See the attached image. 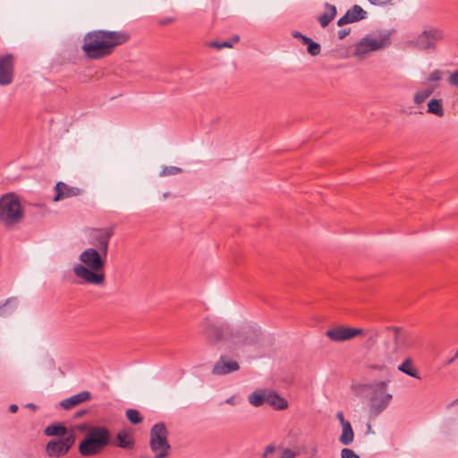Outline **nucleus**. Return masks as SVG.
I'll return each instance as SVG.
<instances>
[{
	"mask_svg": "<svg viewBox=\"0 0 458 458\" xmlns=\"http://www.w3.org/2000/svg\"><path fill=\"white\" fill-rule=\"evenodd\" d=\"M292 35H293V37L294 38H300L302 42H303V38H308L307 36L302 35V34H301V32H299V31H293V32L292 33Z\"/></svg>",
	"mask_w": 458,
	"mask_h": 458,
	"instance_id": "nucleus-43",
	"label": "nucleus"
},
{
	"mask_svg": "<svg viewBox=\"0 0 458 458\" xmlns=\"http://www.w3.org/2000/svg\"><path fill=\"white\" fill-rule=\"evenodd\" d=\"M387 340L385 342V356L390 361L397 359L399 353L411 349L415 344L414 335L397 327H386Z\"/></svg>",
	"mask_w": 458,
	"mask_h": 458,
	"instance_id": "nucleus-4",
	"label": "nucleus"
},
{
	"mask_svg": "<svg viewBox=\"0 0 458 458\" xmlns=\"http://www.w3.org/2000/svg\"><path fill=\"white\" fill-rule=\"evenodd\" d=\"M174 21H175L174 18L167 17V18H164V19L160 20L158 21V24L161 25V26H165V25H167V24H170V23H174Z\"/></svg>",
	"mask_w": 458,
	"mask_h": 458,
	"instance_id": "nucleus-38",
	"label": "nucleus"
},
{
	"mask_svg": "<svg viewBox=\"0 0 458 458\" xmlns=\"http://www.w3.org/2000/svg\"><path fill=\"white\" fill-rule=\"evenodd\" d=\"M149 447L155 456L142 458H167L171 445L168 442V430L164 422L156 423L150 429Z\"/></svg>",
	"mask_w": 458,
	"mask_h": 458,
	"instance_id": "nucleus-6",
	"label": "nucleus"
},
{
	"mask_svg": "<svg viewBox=\"0 0 458 458\" xmlns=\"http://www.w3.org/2000/svg\"><path fill=\"white\" fill-rule=\"evenodd\" d=\"M76 440L73 431H69L64 437L52 439L46 445V452L48 456L59 458L65 455L72 447Z\"/></svg>",
	"mask_w": 458,
	"mask_h": 458,
	"instance_id": "nucleus-11",
	"label": "nucleus"
},
{
	"mask_svg": "<svg viewBox=\"0 0 458 458\" xmlns=\"http://www.w3.org/2000/svg\"><path fill=\"white\" fill-rule=\"evenodd\" d=\"M17 298L10 297L4 304H0V316L5 317L13 313L17 305Z\"/></svg>",
	"mask_w": 458,
	"mask_h": 458,
	"instance_id": "nucleus-26",
	"label": "nucleus"
},
{
	"mask_svg": "<svg viewBox=\"0 0 458 458\" xmlns=\"http://www.w3.org/2000/svg\"><path fill=\"white\" fill-rule=\"evenodd\" d=\"M428 113L442 117L445 114L442 99L433 98L428 103Z\"/></svg>",
	"mask_w": 458,
	"mask_h": 458,
	"instance_id": "nucleus-25",
	"label": "nucleus"
},
{
	"mask_svg": "<svg viewBox=\"0 0 458 458\" xmlns=\"http://www.w3.org/2000/svg\"><path fill=\"white\" fill-rule=\"evenodd\" d=\"M448 83L452 86L458 87V70L450 74Z\"/></svg>",
	"mask_w": 458,
	"mask_h": 458,
	"instance_id": "nucleus-37",
	"label": "nucleus"
},
{
	"mask_svg": "<svg viewBox=\"0 0 458 458\" xmlns=\"http://www.w3.org/2000/svg\"><path fill=\"white\" fill-rule=\"evenodd\" d=\"M181 172H182V169L180 167L165 166V167H164V169L162 170L160 174L163 176L174 175V174H180Z\"/></svg>",
	"mask_w": 458,
	"mask_h": 458,
	"instance_id": "nucleus-33",
	"label": "nucleus"
},
{
	"mask_svg": "<svg viewBox=\"0 0 458 458\" xmlns=\"http://www.w3.org/2000/svg\"><path fill=\"white\" fill-rule=\"evenodd\" d=\"M239 363L234 360H230L226 356L222 355L215 363L212 373L215 375H226L239 370Z\"/></svg>",
	"mask_w": 458,
	"mask_h": 458,
	"instance_id": "nucleus-15",
	"label": "nucleus"
},
{
	"mask_svg": "<svg viewBox=\"0 0 458 458\" xmlns=\"http://www.w3.org/2000/svg\"><path fill=\"white\" fill-rule=\"evenodd\" d=\"M101 251L88 248L80 255V260L83 263L77 264L73 267L75 276L85 282L96 285L102 284L105 281V259Z\"/></svg>",
	"mask_w": 458,
	"mask_h": 458,
	"instance_id": "nucleus-2",
	"label": "nucleus"
},
{
	"mask_svg": "<svg viewBox=\"0 0 458 458\" xmlns=\"http://www.w3.org/2000/svg\"><path fill=\"white\" fill-rule=\"evenodd\" d=\"M87 412H88V411H87V410H81V411H76V412L74 413V416H73V417H74L75 419H79V418H81V417L84 416Z\"/></svg>",
	"mask_w": 458,
	"mask_h": 458,
	"instance_id": "nucleus-45",
	"label": "nucleus"
},
{
	"mask_svg": "<svg viewBox=\"0 0 458 458\" xmlns=\"http://www.w3.org/2000/svg\"><path fill=\"white\" fill-rule=\"evenodd\" d=\"M114 233V227L93 228L89 234V243L106 257L110 239Z\"/></svg>",
	"mask_w": 458,
	"mask_h": 458,
	"instance_id": "nucleus-10",
	"label": "nucleus"
},
{
	"mask_svg": "<svg viewBox=\"0 0 458 458\" xmlns=\"http://www.w3.org/2000/svg\"><path fill=\"white\" fill-rule=\"evenodd\" d=\"M326 12L318 17L322 28H326L336 16L337 11L335 5L328 3L325 4Z\"/></svg>",
	"mask_w": 458,
	"mask_h": 458,
	"instance_id": "nucleus-19",
	"label": "nucleus"
},
{
	"mask_svg": "<svg viewBox=\"0 0 458 458\" xmlns=\"http://www.w3.org/2000/svg\"><path fill=\"white\" fill-rule=\"evenodd\" d=\"M130 38L131 35L123 30H94L84 35L81 50L88 58L98 60L110 55Z\"/></svg>",
	"mask_w": 458,
	"mask_h": 458,
	"instance_id": "nucleus-1",
	"label": "nucleus"
},
{
	"mask_svg": "<svg viewBox=\"0 0 458 458\" xmlns=\"http://www.w3.org/2000/svg\"><path fill=\"white\" fill-rule=\"evenodd\" d=\"M23 216L21 202L14 193H6L0 198V222L4 226L18 224Z\"/></svg>",
	"mask_w": 458,
	"mask_h": 458,
	"instance_id": "nucleus-5",
	"label": "nucleus"
},
{
	"mask_svg": "<svg viewBox=\"0 0 458 458\" xmlns=\"http://www.w3.org/2000/svg\"><path fill=\"white\" fill-rule=\"evenodd\" d=\"M27 407L31 408V409H33V410H35V409L37 408V406H36L35 404H33V403H29V404L27 405Z\"/></svg>",
	"mask_w": 458,
	"mask_h": 458,
	"instance_id": "nucleus-48",
	"label": "nucleus"
},
{
	"mask_svg": "<svg viewBox=\"0 0 458 458\" xmlns=\"http://www.w3.org/2000/svg\"><path fill=\"white\" fill-rule=\"evenodd\" d=\"M444 38V31L439 28H430L422 31L417 38L416 45L421 50L435 49L437 41Z\"/></svg>",
	"mask_w": 458,
	"mask_h": 458,
	"instance_id": "nucleus-12",
	"label": "nucleus"
},
{
	"mask_svg": "<svg viewBox=\"0 0 458 458\" xmlns=\"http://www.w3.org/2000/svg\"><path fill=\"white\" fill-rule=\"evenodd\" d=\"M276 451V446L274 445H268L264 451L263 458H266L268 454L274 453Z\"/></svg>",
	"mask_w": 458,
	"mask_h": 458,
	"instance_id": "nucleus-39",
	"label": "nucleus"
},
{
	"mask_svg": "<svg viewBox=\"0 0 458 458\" xmlns=\"http://www.w3.org/2000/svg\"><path fill=\"white\" fill-rule=\"evenodd\" d=\"M368 1L372 4L382 5V4H386L389 2H391L392 0H368Z\"/></svg>",
	"mask_w": 458,
	"mask_h": 458,
	"instance_id": "nucleus-41",
	"label": "nucleus"
},
{
	"mask_svg": "<svg viewBox=\"0 0 458 458\" xmlns=\"http://www.w3.org/2000/svg\"><path fill=\"white\" fill-rule=\"evenodd\" d=\"M336 418L339 420L341 425H344V423H348L349 421L346 420L344 417V413L342 411L337 412Z\"/></svg>",
	"mask_w": 458,
	"mask_h": 458,
	"instance_id": "nucleus-42",
	"label": "nucleus"
},
{
	"mask_svg": "<svg viewBox=\"0 0 458 458\" xmlns=\"http://www.w3.org/2000/svg\"><path fill=\"white\" fill-rule=\"evenodd\" d=\"M456 359H458V348L455 354L446 360L445 365H451Z\"/></svg>",
	"mask_w": 458,
	"mask_h": 458,
	"instance_id": "nucleus-44",
	"label": "nucleus"
},
{
	"mask_svg": "<svg viewBox=\"0 0 458 458\" xmlns=\"http://www.w3.org/2000/svg\"><path fill=\"white\" fill-rule=\"evenodd\" d=\"M303 44L307 45V52L312 55H318L321 51V47L318 43L313 41L310 38H304Z\"/></svg>",
	"mask_w": 458,
	"mask_h": 458,
	"instance_id": "nucleus-28",
	"label": "nucleus"
},
{
	"mask_svg": "<svg viewBox=\"0 0 458 458\" xmlns=\"http://www.w3.org/2000/svg\"><path fill=\"white\" fill-rule=\"evenodd\" d=\"M363 333L362 328H355L345 326H339L328 329L326 335L333 342L340 343L351 340Z\"/></svg>",
	"mask_w": 458,
	"mask_h": 458,
	"instance_id": "nucleus-14",
	"label": "nucleus"
},
{
	"mask_svg": "<svg viewBox=\"0 0 458 458\" xmlns=\"http://www.w3.org/2000/svg\"><path fill=\"white\" fill-rule=\"evenodd\" d=\"M110 445H112L111 431L105 426H91L80 442L78 450L82 456L89 457L100 454Z\"/></svg>",
	"mask_w": 458,
	"mask_h": 458,
	"instance_id": "nucleus-3",
	"label": "nucleus"
},
{
	"mask_svg": "<svg viewBox=\"0 0 458 458\" xmlns=\"http://www.w3.org/2000/svg\"><path fill=\"white\" fill-rule=\"evenodd\" d=\"M240 40V37L238 35H234L232 38L228 39V40H224V41H213L210 43V46L212 47H215L216 49H222L224 47H228V48H231L233 47V46L239 42Z\"/></svg>",
	"mask_w": 458,
	"mask_h": 458,
	"instance_id": "nucleus-29",
	"label": "nucleus"
},
{
	"mask_svg": "<svg viewBox=\"0 0 458 458\" xmlns=\"http://www.w3.org/2000/svg\"><path fill=\"white\" fill-rule=\"evenodd\" d=\"M398 370L410 377L418 379L420 378L419 371L414 368L412 361L410 358L406 359L402 364L398 366Z\"/></svg>",
	"mask_w": 458,
	"mask_h": 458,
	"instance_id": "nucleus-24",
	"label": "nucleus"
},
{
	"mask_svg": "<svg viewBox=\"0 0 458 458\" xmlns=\"http://www.w3.org/2000/svg\"><path fill=\"white\" fill-rule=\"evenodd\" d=\"M19 407L17 404H11L10 407H9V411L12 412V413H15L17 412Z\"/></svg>",
	"mask_w": 458,
	"mask_h": 458,
	"instance_id": "nucleus-46",
	"label": "nucleus"
},
{
	"mask_svg": "<svg viewBox=\"0 0 458 458\" xmlns=\"http://www.w3.org/2000/svg\"><path fill=\"white\" fill-rule=\"evenodd\" d=\"M44 433L48 437H59L60 438L67 436L69 432L62 423H53L45 428Z\"/></svg>",
	"mask_w": 458,
	"mask_h": 458,
	"instance_id": "nucleus-21",
	"label": "nucleus"
},
{
	"mask_svg": "<svg viewBox=\"0 0 458 458\" xmlns=\"http://www.w3.org/2000/svg\"><path fill=\"white\" fill-rule=\"evenodd\" d=\"M458 403V399H456L455 401L453 402V403Z\"/></svg>",
	"mask_w": 458,
	"mask_h": 458,
	"instance_id": "nucleus-51",
	"label": "nucleus"
},
{
	"mask_svg": "<svg viewBox=\"0 0 458 458\" xmlns=\"http://www.w3.org/2000/svg\"><path fill=\"white\" fill-rule=\"evenodd\" d=\"M298 454L290 448H284L282 450L279 458H295Z\"/></svg>",
	"mask_w": 458,
	"mask_h": 458,
	"instance_id": "nucleus-35",
	"label": "nucleus"
},
{
	"mask_svg": "<svg viewBox=\"0 0 458 458\" xmlns=\"http://www.w3.org/2000/svg\"><path fill=\"white\" fill-rule=\"evenodd\" d=\"M117 445L123 449H132L134 447V440L125 430H122L116 435Z\"/></svg>",
	"mask_w": 458,
	"mask_h": 458,
	"instance_id": "nucleus-22",
	"label": "nucleus"
},
{
	"mask_svg": "<svg viewBox=\"0 0 458 458\" xmlns=\"http://www.w3.org/2000/svg\"><path fill=\"white\" fill-rule=\"evenodd\" d=\"M90 396H91V394L89 391H82L77 394H74L69 398L63 400L60 403V405L64 410H70L72 407H74L83 402L89 401L90 399Z\"/></svg>",
	"mask_w": 458,
	"mask_h": 458,
	"instance_id": "nucleus-18",
	"label": "nucleus"
},
{
	"mask_svg": "<svg viewBox=\"0 0 458 458\" xmlns=\"http://www.w3.org/2000/svg\"><path fill=\"white\" fill-rule=\"evenodd\" d=\"M89 428V427H88V425H87V424H82V425H80V426L78 427V429H79V430H81V431H88V428Z\"/></svg>",
	"mask_w": 458,
	"mask_h": 458,
	"instance_id": "nucleus-47",
	"label": "nucleus"
},
{
	"mask_svg": "<svg viewBox=\"0 0 458 458\" xmlns=\"http://www.w3.org/2000/svg\"><path fill=\"white\" fill-rule=\"evenodd\" d=\"M317 452H318L317 447H314V448H312L311 454L314 456V455H316V454H317Z\"/></svg>",
	"mask_w": 458,
	"mask_h": 458,
	"instance_id": "nucleus-49",
	"label": "nucleus"
},
{
	"mask_svg": "<svg viewBox=\"0 0 458 458\" xmlns=\"http://www.w3.org/2000/svg\"><path fill=\"white\" fill-rule=\"evenodd\" d=\"M267 403L276 410H285L288 407L287 401L278 394L272 392L267 395Z\"/></svg>",
	"mask_w": 458,
	"mask_h": 458,
	"instance_id": "nucleus-20",
	"label": "nucleus"
},
{
	"mask_svg": "<svg viewBox=\"0 0 458 458\" xmlns=\"http://www.w3.org/2000/svg\"><path fill=\"white\" fill-rule=\"evenodd\" d=\"M442 79V72L440 70H435L433 71L428 78V82H438L439 81H441Z\"/></svg>",
	"mask_w": 458,
	"mask_h": 458,
	"instance_id": "nucleus-34",
	"label": "nucleus"
},
{
	"mask_svg": "<svg viewBox=\"0 0 458 458\" xmlns=\"http://www.w3.org/2000/svg\"><path fill=\"white\" fill-rule=\"evenodd\" d=\"M14 64V55L4 54L0 55V86H8L13 83Z\"/></svg>",
	"mask_w": 458,
	"mask_h": 458,
	"instance_id": "nucleus-13",
	"label": "nucleus"
},
{
	"mask_svg": "<svg viewBox=\"0 0 458 458\" xmlns=\"http://www.w3.org/2000/svg\"><path fill=\"white\" fill-rule=\"evenodd\" d=\"M249 402L253 406L259 407L267 403V395L259 392H253L249 395Z\"/></svg>",
	"mask_w": 458,
	"mask_h": 458,
	"instance_id": "nucleus-30",
	"label": "nucleus"
},
{
	"mask_svg": "<svg viewBox=\"0 0 458 458\" xmlns=\"http://www.w3.org/2000/svg\"><path fill=\"white\" fill-rule=\"evenodd\" d=\"M342 458H360L352 449L344 448L341 451Z\"/></svg>",
	"mask_w": 458,
	"mask_h": 458,
	"instance_id": "nucleus-36",
	"label": "nucleus"
},
{
	"mask_svg": "<svg viewBox=\"0 0 458 458\" xmlns=\"http://www.w3.org/2000/svg\"><path fill=\"white\" fill-rule=\"evenodd\" d=\"M126 417H127L128 420L134 425L139 424L143 420V417L135 409L127 410Z\"/></svg>",
	"mask_w": 458,
	"mask_h": 458,
	"instance_id": "nucleus-32",
	"label": "nucleus"
},
{
	"mask_svg": "<svg viewBox=\"0 0 458 458\" xmlns=\"http://www.w3.org/2000/svg\"><path fill=\"white\" fill-rule=\"evenodd\" d=\"M388 381H379L372 384L369 396V417L376 418L389 405L393 395L386 392Z\"/></svg>",
	"mask_w": 458,
	"mask_h": 458,
	"instance_id": "nucleus-7",
	"label": "nucleus"
},
{
	"mask_svg": "<svg viewBox=\"0 0 458 458\" xmlns=\"http://www.w3.org/2000/svg\"><path fill=\"white\" fill-rule=\"evenodd\" d=\"M201 334L210 344H218L229 339L233 333L230 326L225 322L206 318L201 323Z\"/></svg>",
	"mask_w": 458,
	"mask_h": 458,
	"instance_id": "nucleus-8",
	"label": "nucleus"
},
{
	"mask_svg": "<svg viewBox=\"0 0 458 458\" xmlns=\"http://www.w3.org/2000/svg\"><path fill=\"white\" fill-rule=\"evenodd\" d=\"M437 86L417 91L414 95L413 101L415 104L420 105L423 103L436 89Z\"/></svg>",
	"mask_w": 458,
	"mask_h": 458,
	"instance_id": "nucleus-27",
	"label": "nucleus"
},
{
	"mask_svg": "<svg viewBox=\"0 0 458 458\" xmlns=\"http://www.w3.org/2000/svg\"><path fill=\"white\" fill-rule=\"evenodd\" d=\"M55 191L56 192L53 200L55 202L59 201L61 199L75 197L81 195L83 191L78 187H73L66 184L64 182H58L55 186Z\"/></svg>",
	"mask_w": 458,
	"mask_h": 458,
	"instance_id": "nucleus-16",
	"label": "nucleus"
},
{
	"mask_svg": "<svg viewBox=\"0 0 458 458\" xmlns=\"http://www.w3.org/2000/svg\"><path fill=\"white\" fill-rule=\"evenodd\" d=\"M366 13H367L360 5L355 4L337 21V25L342 27L345 24L361 21L366 18Z\"/></svg>",
	"mask_w": 458,
	"mask_h": 458,
	"instance_id": "nucleus-17",
	"label": "nucleus"
},
{
	"mask_svg": "<svg viewBox=\"0 0 458 458\" xmlns=\"http://www.w3.org/2000/svg\"><path fill=\"white\" fill-rule=\"evenodd\" d=\"M373 369H383V367H380V366H374V367H373Z\"/></svg>",
	"mask_w": 458,
	"mask_h": 458,
	"instance_id": "nucleus-50",
	"label": "nucleus"
},
{
	"mask_svg": "<svg viewBox=\"0 0 458 458\" xmlns=\"http://www.w3.org/2000/svg\"><path fill=\"white\" fill-rule=\"evenodd\" d=\"M350 33V29H342L338 31V38L344 39Z\"/></svg>",
	"mask_w": 458,
	"mask_h": 458,
	"instance_id": "nucleus-40",
	"label": "nucleus"
},
{
	"mask_svg": "<svg viewBox=\"0 0 458 458\" xmlns=\"http://www.w3.org/2000/svg\"><path fill=\"white\" fill-rule=\"evenodd\" d=\"M390 44L391 38L389 34H380L377 38L367 36L355 45L353 54L359 58H364L368 53L386 48Z\"/></svg>",
	"mask_w": 458,
	"mask_h": 458,
	"instance_id": "nucleus-9",
	"label": "nucleus"
},
{
	"mask_svg": "<svg viewBox=\"0 0 458 458\" xmlns=\"http://www.w3.org/2000/svg\"><path fill=\"white\" fill-rule=\"evenodd\" d=\"M354 433L350 422L342 425V434L339 437V441L344 445H349L352 443Z\"/></svg>",
	"mask_w": 458,
	"mask_h": 458,
	"instance_id": "nucleus-23",
	"label": "nucleus"
},
{
	"mask_svg": "<svg viewBox=\"0 0 458 458\" xmlns=\"http://www.w3.org/2000/svg\"><path fill=\"white\" fill-rule=\"evenodd\" d=\"M379 335L380 333L377 329L370 328L367 330L363 329V333L360 335L366 336L368 344L373 345L377 343Z\"/></svg>",
	"mask_w": 458,
	"mask_h": 458,
	"instance_id": "nucleus-31",
	"label": "nucleus"
}]
</instances>
